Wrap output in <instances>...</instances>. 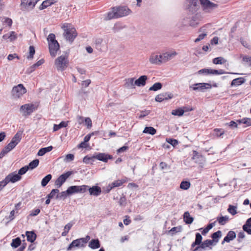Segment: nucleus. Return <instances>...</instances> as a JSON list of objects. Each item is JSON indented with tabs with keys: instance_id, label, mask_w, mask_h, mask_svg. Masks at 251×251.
Here are the masks:
<instances>
[{
	"instance_id": "nucleus-24",
	"label": "nucleus",
	"mask_w": 251,
	"mask_h": 251,
	"mask_svg": "<svg viewBox=\"0 0 251 251\" xmlns=\"http://www.w3.org/2000/svg\"><path fill=\"white\" fill-rule=\"evenodd\" d=\"M134 78H129L125 79V83L124 84L125 87L128 88V89H132L135 88L134 84Z\"/></svg>"
},
{
	"instance_id": "nucleus-29",
	"label": "nucleus",
	"mask_w": 251,
	"mask_h": 251,
	"mask_svg": "<svg viewBox=\"0 0 251 251\" xmlns=\"http://www.w3.org/2000/svg\"><path fill=\"white\" fill-rule=\"evenodd\" d=\"M88 246L92 249H98L100 247V241L98 239H92L89 242Z\"/></svg>"
},
{
	"instance_id": "nucleus-19",
	"label": "nucleus",
	"mask_w": 251,
	"mask_h": 251,
	"mask_svg": "<svg viewBox=\"0 0 251 251\" xmlns=\"http://www.w3.org/2000/svg\"><path fill=\"white\" fill-rule=\"evenodd\" d=\"M149 61L151 63L153 64H160L162 63L160 55H158L155 53H152L149 58Z\"/></svg>"
},
{
	"instance_id": "nucleus-15",
	"label": "nucleus",
	"mask_w": 251,
	"mask_h": 251,
	"mask_svg": "<svg viewBox=\"0 0 251 251\" xmlns=\"http://www.w3.org/2000/svg\"><path fill=\"white\" fill-rule=\"evenodd\" d=\"M6 177L8 183L9 182L14 183L20 180L22 178L21 176H20L18 174H16V172L9 174L6 176Z\"/></svg>"
},
{
	"instance_id": "nucleus-46",
	"label": "nucleus",
	"mask_w": 251,
	"mask_h": 251,
	"mask_svg": "<svg viewBox=\"0 0 251 251\" xmlns=\"http://www.w3.org/2000/svg\"><path fill=\"white\" fill-rule=\"evenodd\" d=\"M184 113V110L179 108L176 110H173L172 111V114L175 116H181L183 115Z\"/></svg>"
},
{
	"instance_id": "nucleus-58",
	"label": "nucleus",
	"mask_w": 251,
	"mask_h": 251,
	"mask_svg": "<svg viewBox=\"0 0 251 251\" xmlns=\"http://www.w3.org/2000/svg\"><path fill=\"white\" fill-rule=\"evenodd\" d=\"M17 38V34L14 31L9 32V41L12 42Z\"/></svg>"
},
{
	"instance_id": "nucleus-64",
	"label": "nucleus",
	"mask_w": 251,
	"mask_h": 251,
	"mask_svg": "<svg viewBox=\"0 0 251 251\" xmlns=\"http://www.w3.org/2000/svg\"><path fill=\"white\" fill-rule=\"evenodd\" d=\"M150 113L149 110H145L141 112L140 115L139 116V119H142L144 118L147 115H149Z\"/></svg>"
},
{
	"instance_id": "nucleus-53",
	"label": "nucleus",
	"mask_w": 251,
	"mask_h": 251,
	"mask_svg": "<svg viewBox=\"0 0 251 251\" xmlns=\"http://www.w3.org/2000/svg\"><path fill=\"white\" fill-rule=\"evenodd\" d=\"M10 151H11L10 150L7 146L5 147L0 153V158H3Z\"/></svg>"
},
{
	"instance_id": "nucleus-57",
	"label": "nucleus",
	"mask_w": 251,
	"mask_h": 251,
	"mask_svg": "<svg viewBox=\"0 0 251 251\" xmlns=\"http://www.w3.org/2000/svg\"><path fill=\"white\" fill-rule=\"evenodd\" d=\"M28 167L27 166L21 168L18 171V174L21 176V175H24L28 170Z\"/></svg>"
},
{
	"instance_id": "nucleus-62",
	"label": "nucleus",
	"mask_w": 251,
	"mask_h": 251,
	"mask_svg": "<svg viewBox=\"0 0 251 251\" xmlns=\"http://www.w3.org/2000/svg\"><path fill=\"white\" fill-rule=\"evenodd\" d=\"M207 35L206 33H203L200 34L197 38L195 40V42L197 43L202 40H203L205 37Z\"/></svg>"
},
{
	"instance_id": "nucleus-55",
	"label": "nucleus",
	"mask_w": 251,
	"mask_h": 251,
	"mask_svg": "<svg viewBox=\"0 0 251 251\" xmlns=\"http://www.w3.org/2000/svg\"><path fill=\"white\" fill-rule=\"evenodd\" d=\"M239 123H243L248 126H251V119L249 118H244L237 121Z\"/></svg>"
},
{
	"instance_id": "nucleus-9",
	"label": "nucleus",
	"mask_w": 251,
	"mask_h": 251,
	"mask_svg": "<svg viewBox=\"0 0 251 251\" xmlns=\"http://www.w3.org/2000/svg\"><path fill=\"white\" fill-rule=\"evenodd\" d=\"M37 3L36 0H22L21 5L26 9H32Z\"/></svg>"
},
{
	"instance_id": "nucleus-39",
	"label": "nucleus",
	"mask_w": 251,
	"mask_h": 251,
	"mask_svg": "<svg viewBox=\"0 0 251 251\" xmlns=\"http://www.w3.org/2000/svg\"><path fill=\"white\" fill-rule=\"evenodd\" d=\"M21 244V240L19 237L16 238L12 240L11 246L13 248H17Z\"/></svg>"
},
{
	"instance_id": "nucleus-40",
	"label": "nucleus",
	"mask_w": 251,
	"mask_h": 251,
	"mask_svg": "<svg viewBox=\"0 0 251 251\" xmlns=\"http://www.w3.org/2000/svg\"><path fill=\"white\" fill-rule=\"evenodd\" d=\"M222 236V232L218 230L212 234L211 237L213 238V242L217 243L218 242V238Z\"/></svg>"
},
{
	"instance_id": "nucleus-13",
	"label": "nucleus",
	"mask_w": 251,
	"mask_h": 251,
	"mask_svg": "<svg viewBox=\"0 0 251 251\" xmlns=\"http://www.w3.org/2000/svg\"><path fill=\"white\" fill-rule=\"evenodd\" d=\"M189 5L188 9L192 13L196 12L200 7L199 3L198 0H188Z\"/></svg>"
},
{
	"instance_id": "nucleus-1",
	"label": "nucleus",
	"mask_w": 251,
	"mask_h": 251,
	"mask_svg": "<svg viewBox=\"0 0 251 251\" xmlns=\"http://www.w3.org/2000/svg\"><path fill=\"white\" fill-rule=\"evenodd\" d=\"M131 11L126 6H120L114 7L111 11L104 16V20L107 21L112 19H117L128 15Z\"/></svg>"
},
{
	"instance_id": "nucleus-34",
	"label": "nucleus",
	"mask_w": 251,
	"mask_h": 251,
	"mask_svg": "<svg viewBox=\"0 0 251 251\" xmlns=\"http://www.w3.org/2000/svg\"><path fill=\"white\" fill-rule=\"evenodd\" d=\"M52 178V176L50 174H49L47 175L45 177H44L41 181V185L43 187L46 186L49 182L50 180Z\"/></svg>"
},
{
	"instance_id": "nucleus-61",
	"label": "nucleus",
	"mask_w": 251,
	"mask_h": 251,
	"mask_svg": "<svg viewBox=\"0 0 251 251\" xmlns=\"http://www.w3.org/2000/svg\"><path fill=\"white\" fill-rule=\"evenodd\" d=\"M94 159H95V157H94V156L92 157H89L88 156H86L83 158V161L84 163L86 164H89L90 163L91 161H93Z\"/></svg>"
},
{
	"instance_id": "nucleus-8",
	"label": "nucleus",
	"mask_w": 251,
	"mask_h": 251,
	"mask_svg": "<svg viewBox=\"0 0 251 251\" xmlns=\"http://www.w3.org/2000/svg\"><path fill=\"white\" fill-rule=\"evenodd\" d=\"M203 10L207 12H210L211 10L217 7V4L214 3L209 0H200Z\"/></svg>"
},
{
	"instance_id": "nucleus-17",
	"label": "nucleus",
	"mask_w": 251,
	"mask_h": 251,
	"mask_svg": "<svg viewBox=\"0 0 251 251\" xmlns=\"http://www.w3.org/2000/svg\"><path fill=\"white\" fill-rule=\"evenodd\" d=\"M89 193L91 195L98 196L101 193V188L98 186H93L88 189Z\"/></svg>"
},
{
	"instance_id": "nucleus-5",
	"label": "nucleus",
	"mask_w": 251,
	"mask_h": 251,
	"mask_svg": "<svg viewBox=\"0 0 251 251\" xmlns=\"http://www.w3.org/2000/svg\"><path fill=\"white\" fill-rule=\"evenodd\" d=\"M37 109V106L32 103H26L21 106L20 111L24 116L30 115Z\"/></svg>"
},
{
	"instance_id": "nucleus-12",
	"label": "nucleus",
	"mask_w": 251,
	"mask_h": 251,
	"mask_svg": "<svg viewBox=\"0 0 251 251\" xmlns=\"http://www.w3.org/2000/svg\"><path fill=\"white\" fill-rule=\"evenodd\" d=\"M173 98V94L171 93H164L160 94L155 97V100L158 102H161L164 100H168Z\"/></svg>"
},
{
	"instance_id": "nucleus-28",
	"label": "nucleus",
	"mask_w": 251,
	"mask_h": 251,
	"mask_svg": "<svg viewBox=\"0 0 251 251\" xmlns=\"http://www.w3.org/2000/svg\"><path fill=\"white\" fill-rule=\"evenodd\" d=\"M123 182L121 180H118L113 182L111 184H109L107 188V192H109L112 189H113L114 187L121 186L123 184Z\"/></svg>"
},
{
	"instance_id": "nucleus-26",
	"label": "nucleus",
	"mask_w": 251,
	"mask_h": 251,
	"mask_svg": "<svg viewBox=\"0 0 251 251\" xmlns=\"http://www.w3.org/2000/svg\"><path fill=\"white\" fill-rule=\"evenodd\" d=\"M23 134V131L19 130L16 133V134L14 136V137L12 138L11 141H13V142L17 145L21 141L22 139V135Z\"/></svg>"
},
{
	"instance_id": "nucleus-42",
	"label": "nucleus",
	"mask_w": 251,
	"mask_h": 251,
	"mask_svg": "<svg viewBox=\"0 0 251 251\" xmlns=\"http://www.w3.org/2000/svg\"><path fill=\"white\" fill-rule=\"evenodd\" d=\"M215 223L216 222H214L213 223H211L208 224L207 226L203 229L202 231V234L205 235L206 233H207L209 230L215 226Z\"/></svg>"
},
{
	"instance_id": "nucleus-50",
	"label": "nucleus",
	"mask_w": 251,
	"mask_h": 251,
	"mask_svg": "<svg viewBox=\"0 0 251 251\" xmlns=\"http://www.w3.org/2000/svg\"><path fill=\"white\" fill-rule=\"evenodd\" d=\"M35 52L34 47L32 46H30L29 48V55L27 58L28 59H31L33 57V55Z\"/></svg>"
},
{
	"instance_id": "nucleus-6",
	"label": "nucleus",
	"mask_w": 251,
	"mask_h": 251,
	"mask_svg": "<svg viewBox=\"0 0 251 251\" xmlns=\"http://www.w3.org/2000/svg\"><path fill=\"white\" fill-rule=\"evenodd\" d=\"M64 35L67 40L72 42L76 37L77 34L75 28H67L65 29Z\"/></svg>"
},
{
	"instance_id": "nucleus-7",
	"label": "nucleus",
	"mask_w": 251,
	"mask_h": 251,
	"mask_svg": "<svg viewBox=\"0 0 251 251\" xmlns=\"http://www.w3.org/2000/svg\"><path fill=\"white\" fill-rule=\"evenodd\" d=\"M72 174V172L68 171L62 174L55 180V185L57 188H60Z\"/></svg>"
},
{
	"instance_id": "nucleus-20",
	"label": "nucleus",
	"mask_w": 251,
	"mask_h": 251,
	"mask_svg": "<svg viewBox=\"0 0 251 251\" xmlns=\"http://www.w3.org/2000/svg\"><path fill=\"white\" fill-rule=\"evenodd\" d=\"M94 157L99 160L105 162H106L108 159L112 158L111 155L106 154L104 153H99L96 155H94Z\"/></svg>"
},
{
	"instance_id": "nucleus-32",
	"label": "nucleus",
	"mask_w": 251,
	"mask_h": 251,
	"mask_svg": "<svg viewBox=\"0 0 251 251\" xmlns=\"http://www.w3.org/2000/svg\"><path fill=\"white\" fill-rule=\"evenodd\" d=\"M156 132V129L151 126H147L144 128L143 130V133H148L152 135H154Z\"/></svg>"
},
{
	"instance_id": "nucleus-4",
	"label": "nucleus",
	"mask_w": 251,
	"mask_h": 251,
	"mask_svg": "<svg viewBox=\"0 0 251 251\" xmlns=\"http://www.w3.org/2000/svg\"><path fill=\"white\" fill-rule=\"evenodd\" d=\"M90 239V237L87 236L86 238H81L73 241L67 248V250H71L73 248H83L85 246V244L88 242V240Z\"/></svg>"
},
{
	"instance_id": "nucleus-43",
	"label": "nucleus",
	"mask_w": 251,
	"mask_h": 251,
	"mask_svg": "<svg viewBox=\"0 0 251 251\" xmlns=\"http://www.w3.org/2000/svg\"><path fill=\"white\" fill-rule=\"evenodd\" d=\"M68 196H69L68 193H67V190L65 191L61 192L60 193H58V194L56 195V199L59 200H65Z\"/></svg>"
},
{
	"instance_id": "nucleus-54",
	"label": "nucleus",
	"mask_w": 251,
	"mask_h": 251,
	"mask_svg": "<svg viewBox=\"0 0 251 251\" xmlns=\"http://www.w3.org/2000/svg\"><path fill=\"white\" fill-rule=\"evenodd\" d=\"M2 22L5 24H7L9 26H11L12 24V20L9 18L8 17H4L2 18Z\"/></svg>"
},
{
	"instance_id": "nucleus-41",
	"label": "nucleus",
	"mask_w": 251,
	"mask_h": 251,
	"mask_svg": "<svg viewBox=\"0 0 251 251\" xmlns=\"http://www.w3.org/2000/svg\"><path fill=\"white\" fill-rule=\"evenodd\" d=\"M162 85L160 82H156L149 88L150 91H156L161 89Z\"/></svg>"
},
{
	"instance_id": "nucleus-23",
	"label": "nucleus",
	"mask_w": 251,
	"mask_h": 251,
	"mask_svg": "<svg viewBox=\"0 0 251 251\" xmlns=\"http://www.w3.org/2000/svg\"><path fill=\"white\" fill-rule=\"evenodd\" d=\"M199 21L200 19L197 15H193L190 17V19L189 20V25L191 26H196L199 24Z\"/></svg>"
},
{
	"instance_id": "nucleus-25",
	"label": "nucleus",
	"mask_w": 251,
	"mask_h": 251,
	"mask_svg": "<svg viewBox=\"0 0 251 251\" xmlns=\"http://www.w3.org/2000/svg\"><path fill=\"white\" fill-rule=\"evenodd\" d=\"M27 240L31 243H33L36 239V234L34 231H26L25 232Z\"/></svg>"
},
{
	"instance_id": "nucleus-3",
	"label": "nucleus",
	"mask_w": 251,
	"mask_h": 251,
	"mask_svg": "<svg viewBox=\"0 0 251 251\" xmlns=\"http://www.w3.org/2000/svg\"><path fill=\"white\" fill-rule=\"evenodd\" d=\"M26 92V88L22 84L13 87L11 91V95L13 99H17L20 98Z\"/></svg>"
},
{
	"instance_id": "nucleus-37",
	"label": "nucleus",
	"mask_w": 251,
	"mask_h": 251,
	"mask_svg": "<svg viewBox=\"0 0 251 251\" xmlns=\"http://www.w3.org/2000/svg\"><path fill=\"white\" fill-rule=\"evenodd\" d=\"M67 193H68L69 196L75 193H78L77 186H72L69 187L67 190Z\"/></svg>"
},
{
	"instance_id": "nucleus-33",
	"label": "nucleus",
	"mask_w": 251,
	"mask_h": 251,
	"mask_svg": "<svg viewBox=\"0 0 251 251\" xmlns=\"http://www.w3.org/2000/svg\"><path fill=\"white\" fill-rule=\"evenodd\" d=\"M68 122H61L58 125H54L53 126V131H56L59 129H60L62 127H65L68 126Z\"/></svg>"
},
{
	"instance_id": "nucleus-52",
	"label": "nucleus",
	"mask_w": 251,
	"mask_h": 251,
	"mask_svg": "<svg viewBox=\"0 0 251 251\" xmlns=\"http://www.w3.org/2000/svg\"><path fill=\"white\" fill-rule=\"evenodd\" d=\"M214 131L215 135L218 137L222 136L225 133L224 130L222 128H215Z\"/></svg>"
},
{
	"instance_id": "nucleus-60",
	"label": "nucleus",
	"mask_w": 251,
	"mask_h": 251,
	"mask_svg": "<svg viewBox=\"0 0 251 251\" xmlns=\"http://www.w3.org/2000/svg\"><path fill=\"white\" fill-rule=\"evenodd\" d=\"M226 73L225 71L222 69L218 70L212 69V75H223Z\"/></svg>"
},
{
	"instance_id": "nucleus-22",
	"label": "nucleus",
	"mask_w": 251,
	"mask_h": 251,
	"mask_svg": "<svg viewBox=\"0 0 251 251\" xmlns=\"http://www.w3.org/2000/svg\"><path fill=\"white\" fill-rule=\"evenodd\" d=\"M57 0H46L43 1L39 7L40 10H43L49 6L56 3Z\"/></svg>"
},
{
	"instance_id": "nucleus-2",
	"label": "nucleus",
	"mask_w": 251,
	"mask_h": 251,
	"mask_svg": "<svg viewBox=\"0 0 251 251\" xmlns=\"http://www.w3.org/2000/svg\"><path fill=\"white\" fill-rule=\"evenodd\" d=\"M69 64L68 57L66 55H61L58 57L54 61V65L58 71L65 70Z\"/></svg>"
},
{
	"instance_id": "nucleus-63",
	"label": "nucleus",
	"mask_w": 251,
	"mask_h": 251,
	"mask_svg": "<svg viewBox=\"0 0 251 251\" xmlns=\"http://www.w3.org/2000/svg\"><path fill=\"white\" fill-rule=\"evenodd\" d=\"M167 141L173 147H175L178 144V141L176 139H167Z\"/></svg>"
},
{
	"instance_id": "nucleus-56",
	"label": "nucleus",
	"mask_w": 251,
	"mask_h": 251,
	"mask_svg": "<svg viewBox=\"0 0 251 251\" xmlns=\"http://www.w3.org/2000/svg\"><path fill=\"white\" fill-rule=\"evenodd\" d=\"M202 237L201 234L199 233H197L196 234V239L195 241L196 242V244H199L201 245V244L202 243Z\"/></svg>"
},
{
	"instance_id": "nucleus-21",
	"label": "nucleus",
	"mask_w": 251,
	"mask_h": 251,
	"mask_svg": "<svg viewBox=\"0 0 251 251\" xmlns=\"http://www.w3.org/2000/svg\"><path fill=\"white\" fill-rule=\"evenodd\" d=\"M213 241L212 240H206L204 241L203 242H202V243L201 244L200 246H198L194 250H193V251H198L199 248H202L204 249L205 248L209 247L210 246L212 245L213 244Z\"/></svg>"
},
{
	"instance_id": "nucleus-16",
	"label": "nucleus",
	"mask_w": 251,
	"mask_h": 251,
	"mask_svg": "<svg viewBox=\"0 0 251 251\" xmlns=\"http://www.w3.org/2000/svg\"><path fill=\"white\" fill-rule=\"evenodd\" d=\"M236 234L234 231L231 230L229 231L222 242V244L223 245L225 242H230V241L234 240L236 238Z\"/></svg>"
},
{
	"instance_id": "nucleus-18",
	"label": "nucleus",
	"mask_w": 251,
	"mask_h": 251,
	"mask_svg": "<svg viewBox=\"0 0 251 251\" xmlns=\"http://www.w3.org/2000/svg\"><path fill=\"white\" fill-rule=\"evenodd\" d=\"M147 79L148 76L147 75H142L134 81V84L139 87L144 86Z\"/></svg>"
},
{
	"instance_id": "nucleus-14",
	"label": "nucleus",
	"mask_w": 251,
	"mask_h": 251,
	"mask_svg": "<svg viewBox=\"0 0 251 251\" xmlns=\"http://www.w3.org/2000/svg\"><path fill=\"white\" fill-rule=\"evenodd\" d=\"M176 54L177 53L176 51H173L172 52H167L163 53L161 55H160V58H161V62L164 63L171 60Z\"/></svg>"
},
{
	"instance_id": "nucleus-30",
	"label": "nucleus",
	"mask_w": 251,
	"mask_h": 251,
	"mask_svg": "<svg viewBox=\"0 0 251 251\" xmlns=\"http://www.w3.org/2000/svg\"><path fill=\"white\" fill-rule=\"evenodd\" d=\"M245 82V79L243 77H239L234 79L231 83V86H239Z\"/></svg>"
},
{
	"instance_id": "nucleus-27",
	"label": "nucleus",
	"mask_w": 251,
	"mask_h": 251,
	"mask_svg": "<svg viewBox=\"0 0 251 251\" xmlns=\"http://www.w3.org/2000/svg\"><path fill=\"white\" fill-rule=\"evenodd\" d=\"M183 220L187 224H191L193 223L194 219L190 215L188 211H186L183 214Z\"/></svg>"
},
{
	"instance_id": "nucleus-35",
	"label": "nucleus",
	"mask_w": 251,
	"mask_h": 251,
	"mask_svg": "<svg viewBox=\"0 0 251 251\" xmlns=\"http://www.w3.org/2000/svg\"><path fill=\"white\" fill-rule=\"evenodd\" d=\"M229 218L227 216H222L218 217L217 221L218 222L220 225H224L228 221Z\"/></svg>"
},
{
	"instance_id": "nucleus-36",
	"label": "nucleus",
	"mask_w": 251,
	"mask_h": 251,
	"mask_svg": "<svg viewBox=\"0 0 251 251\" xmlns=\"http://www.w3.org/2000/svg\"><path fill=\"white\" fill-rule=\"evenodd\" d=\"M39 163V161L38 159H36L30 162L28 165H26L28 167V169L33 170L34 168H36Z\"/></svg>"
},
{
	"instance_id": "nucleus-51",
	"label": "nucleus",
	"mask_w": 251,
	"mask_h": 251,
	"mask_svg": "<svg viewBox=\"0 0 251 251\" xmlns=\"http://www.w3.org/2000/svg\"><path fill=\"white\" fill-rule=\"evenodd\" d=\"M89 188L88 186L85 185L77 186L78 193H84L88 190Z\"/></svg>"
},
{
	"instance_id": "nucleus-38",
	"label": "nucleus",
	"mask_w": 251,
	"mask_h": 251,
	"mask_svg": "<svg viewBox=\"0 0 251 251\" xmlns=\"http://www.w3.org/2000/svg\"><path fill=\"white\" fill-rule=\"evenodd\" d=\"M226 62V60L222 57L215 58L213 59V63L215 64H223Z\"/></svg>"
},
{
	"instance_id": "nucleus-11",
	"label": "nucleus",
	"mask_w": 251,
	"mask_h": 251,
	"mask_svg": "<svg viewBox=\"0 0 251 251\" xmlns=\"http://www.w3.org/2000/svg\"><path fill=\"white\" fill-rule=\"evenodd\" d=\"M211 85L210 84L206 83H196L193 85L192 87L193 90L203 91L205 89H210Z\"/></svg>"
},
{
	"instance_id": "nucleus-49",
	"label": "nucleus",
	"mask_w": 251,
	"mask_h": 251,
	"mask_svg": "<svg viewBox=\"0 0 251 251\" xmlns=\"http://www.w3.org/2000/svg\"><path fill=\"white\" fill-rule=\"evenodd\" d=\"M47 40L48 42V44H51L53 43H55V42H57V40H55V36L53 33H50L49 35Z\"/></svg>"
},
{
	"instance_id": "nucleus-48",
	"label": "nucleus",
	"mask_w": 251,
	"mask_h": 251,
	"mask_svg": "<svg viewBox=\"0 0 251 251\" xmlns=\"http://www.w3.org/2000/svg\"><path fill=\"white\" fill-rule=\"evenodd\" d=\"M59 191L57 189H52L50 193L47 196V197L49 199H52L55 196L56 197V195L58 194Z\"/></svg>"
},
{
	"instance_id": "nucleus-44",
	"label": "nucleus",
	"mask_w": 251,
	"mask_h": 251,
	"mask_svg": "<svg viewBox=\"0 0 251 251\" xmlns=\"http://www.w3.org/2000/svg\"><path fill=\"white\" fill-rule=\"evenodd\" d=\"M190 182L187 181H183L180 183V188L181 189L186 190L190 188Z\"/></svg>"
},
{
	"instance_id": "nucleus-31",
	"label": "nucleus",
	"mask_w": 251,
	"mask_h": 251,
	"mask_svg": "<svg viewBox=\"0 0 251 251\" xmlns=\"http://www.w3.org/2000/svg\"><path fill=\"white\" fill-rule=\"evenodd\" d=\"M53 149V147L52 146H49L48 147L41 148L39 150V151L38 152V155L39 156H43L46 153L50 151H51Z\"/></svg>"
},
{
	"instance_id": "nucleus-59",
	"label": "nucleus",
	"mask_w": 251,
	"mask_h": 251,
	"mask_svg": "<svg viewBox=\"0 0 251 251\" xmlns=\"http://www.w3.org/2000/svg\"><path fill=\"white\" fill-rule=\"evenodd\" d=\"M198 74H211L212 75V69H203L198 71Z\"/></svg>"
},
{
	"instance_id": "nucleus-45",
	"label": "nucleus",
	"mask_w": 251,
	"mask_h": 251,
	"mask_svg": "<svg viewBox=\"0 0 251 251\" xmlns=\"http://www.w3.org/2000/svg\"><path fill=\"white\" fill-rule=\"evenodd\" d=\"M190 19V16H187L184 18L182 20L180 21V25L181 26H185L189 25V20Z\"/></svg>"
},
{
	"instance_id": "nucleus-47",
	"label": "nucleus",
	"mask_w": 251,
	"mask_h": 251,
	"mask_svg": "<svg viewBox=\"0 0 251 251\" xmlns=\"http://www.w3.org/2000/svg\"><path fill=\"white\" fill-rule=\"evenodd\" d=\"M228 212L232 215H235L237 214V207L232 205H229L227 209Z\"/></svg>"
},
{
	"instance_id": "nucleus-10",
	"label": "nucleus",
	"mask_w": 251,
	"mask_h": 251,
	"mask_svg": "<svg viewBox=\"0 0 251 251\" xmlns=\"http://www.w3.org/2000/svg\"><path fill=\"white\" fill-rule=\"evenodd\" d=\"M60 46L58 42H55L51 44H49V49L50 55L54 57L57 54V51L59 50Z\"/></svg>"
}]
</instances>
